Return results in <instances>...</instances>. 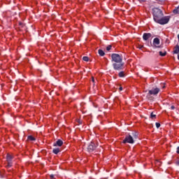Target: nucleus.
Returning <instances> with one entry per match:
<instances>
[{"mask_svg":"<svg viewBox=\"0 0 179 179\" xmlns=\"http://www.w3.org/2000/svg\"><path fill=\"white\" fill-rule=\"evenodd\" d=\"M152 15L155 22H157L161 17H163V11L159 8H152Z\"/></svg>","mask_w":179,"mask_h":179,"instance_id":"1","label":"nucleus"},{"mask_svg":"<svg viewBox=\"0 0 179 179\" xmlns=\"http://www.w3.org/2000/svg\"><path fill=\"white\" fill-rule=\"evenodd\" d=\"M112 62L120 63L122 62V57L117 53H113L111 55Z\"/></svg>","mask_w":179,"mask_h":179,"instance_id":"2","label":"nucleus"},{"mask_svg":"<svg viewBox=\"0 0 179 179\" xmlns=\"http://www.w3.org/2000/svg\"><path fill=\"white\" fill-rule=\"evenodd\" d=\"M97 146H99V144H96L94 141H91L87 148V152H89L90 153L92 152H94V150L96 149Z\"/></svg>","mask_w":179,"mask_h":179,"instance_id":"3","label":"nucleus"},{"mask_svg":"<svg viewBox=\"0 0 179 179\" xmlns=\"http://www.w3.org/2000/svg\"><path fill=\"white\" fill-rule=\"evenodd\" d=\"M113 67L115 71H122L124 69V62L113 63Z\"/></svg>","mask_w":179,"mask_h":179,"instance_id":"4","label":"nucleus"},{"mask_svg":"<svg viewBox=\"0 0 179 179\" xmlns=\"http://www.w3.org/2000/svg\"><path fill=\"white\" fill-rule=\"evenodd\" d=\"M169 22H170V17H162L159 19L156 23H158L159 24H167Z\"/></svg>","mask_w":179,"mask_h":179,"instance_id":"5","label":"nucleus"},{"mask_svg":"<svg viewBox=\"0 0 179 179\" xmlns=\"http://www.w3.org/2000/svg\"><path fill=\"white\" fill-rule=\"evenodd\" d=\"M160 92V88L157 87H152L150 90L148 91V94L150 96H157Z\"/></svg>","mask_w":179,"mask_h":179,"instance_id":"6","label":"nucleus"},{"mask_svg":"<svg viewBox=\"0 0 179 179\" xmlns=\"http://www.w3.org/2000/svg\"><path fill=\"white\" fill-rule=\"evenodd\" d=\"M135 141L134 140V137L132 136L129 135L125 137V138L123 141V143H134Z\"/></svg>","mask_w":179,"mask_h":179,"instance_id":"7","label":"nucleus"},{"mask_svg":"<svg viewBox=\"0 0 179 179\" xmlns=\"http://www.w3.org/2000/svg\"><path fill=\"white\" fill-rule=\"evenodd\" d=\"M151 37H153V34L151 33H144L143 34V40H144V41H148Z\"/></svg>","mask_w":179,"mask_h":179,"instance_id":"8","label":"nucleus"},{"mask_svg":"<svg viewBox=\"0 0 179 179\" xmlns=\"http://www.w3.org/2000/svg\"><path fill=\"white\" fill-rule=\"evenodd\" d=\"M159 44H160V39H159V38H155L152 42V45H154L155 48H160Z\"/></svg>","mask_w":179,"mask_h":179,"instance_id":"9","label":"nucleus"},{"mask_svg":"<svg viewBox=\"0 0 179 179\" xmlns=\"http://www.w3.org/2000/svg\"><path fill=\"white\" fill-rule=\"evenodd\" d=\"M64 145V141H62L61 139H59L53 144V146H62Z\"/></svg>","mask_w":179,"mask_h":179,"instance_id":"10","label":"nucleus"},{"mask_svg":"<svg viewBox=\"0 0 179 179\" xmlns=\"http://www.w3.org/2000/svg\"><path fill=\"white\" fill-rule=\"evenodd\" d=\"M179 52V45H176L174 48L173 54H178Z\"/></svg>","mask_w":179,"mask_h":179,"instance_id":"11","label":"nucleus"},{"mask_svg":"<svg viewBox=\"0 0 179 179\" xmlns=\"http://www.w3.org/2000/svg\"><path fill=\"white\" fill-rule=\"evenodd\" d=\"M119 78H125V71H120L118 73Z\"/></svg>","mask_w":179,"mask_h":179,"instance_id":"12","label":"nucleus"},{"mask_svg":"<svg viewBox=\"0 0 179 179\" xmlns=\"http://www.w3.org/2000/svg\"><path fill=\"white\" fill-rule=\"evenodd\" d=\"M98 53L101 57H104V55H106V53L101 49L98 50Z\"/></svg>","mask_w":179,"mask_h":179,"instance_id":"13","label":"nucleus"},{"mask_svg":"<svg viewBox=\"0 0 179 179\" xmlns=\"http://www.w3.org/2000/svg\"><path fill=\"white\" fill-rule=\"evenodd\" d=\"M173 13L175 15H178L179 14V6L173 10Z\"/></svg>","mask_w":179,"mask_h":179,"instance_id":"14","label":"nucleus"},{"mask_svg":"<svg viewBox=\"0 0 179 179\" xmlns=\"http://www.w3.org/2000/svg\"><path fill=\"white\" fill-rule=\"evenodd\" d=\"M59 152H60L59 148H55L52 150V152L55 155H58V153H59Z\"/></svg>","mask_w":179,"mask_h":179,"instance_id":"15","label":"nucleus"},{"mask_svg":"<svg viewBox=\"0 0 179 179\" xmlns=\"http://www.w3.org/2000/svg\"><path fill=\"white\" fill-rule=\"evenodd\" d=\"M28 141H36V138H34L33 136H29L27 138Z\"/></svg>","mask_w":179,"mask_h":179,"instance_id":"16","label":"nucleus"},{"mask_svg":"<svg viewBox=\"0 0 179 179\" xmlns=\"http://www.w3.org/2000/svg\"><path fill=\"white\" fill-rule=\"evenodd\" d=\"M6 159H7V162H12V159H13L12 155L8 154Z\"/></svg>","mask_w":179,"mask_h":179,"instance_id":"17","label":"nucleus"},{"mask_svg":"<svg viewBox=\"0 0 179 179\" xmlns=\"http://www.w3.org/2000/svg\"><path fill=\"white\" fill-rule=\"evenodd\" d=\"M159 55L161 56V57H166V55H167V52H162V51H160L159 52Z\"/></svg>","mask_w":179,"mask_h":179,"instance_id":"18","label":"nucleus"},{"mask_svg":"<svg viewBox=\"0 0 179 179\" xmlns=\"http://www.w3.org/2000/svg\"><path fill=\"white\" fill-rule=\"evenodd\" d=\"M132 135L134 139H138V134L136 132L132 133Z\"/></svg>","mask_w":179,"mask_h":179,"instance_id":"19","label":"nucleus"},{"mask_svg":"<svg viewBox=\"0 0 179 179\" xmlns=\"http://www.w3.org/2000/svg\"><path fill=\"white\" fill-rule=\"evenodd\" d=\"M83 59L84 61H85V62H89V57H87V56H84V57H83Z\"/></svg>","mask_w":179,"mask_h":179,"instance_id":"20","label":"nucleus"},{"mask_svg":"<svg viewBox=\"0 0 179 179\" xmlns=\"http://www.w3.org/2000/svg\"><path fill=\"white\" fill-rule=\"evenodd\" d=\"M111 48H113V45H108L107 47H106V50L108 51H110V50H111Z\"/></svg>","mask_w":179,"mask_h":179,"instance_id":"21","label":"nucleus"},{"mask_svg":"<svg viewBox=\"0 0 179 179\" xmlns=\"http://www.w3.org/2000/svg\"><path fill=\"white\" fill-rule=\"evenodd\" d=\"M150 117L152 118H156V115L153 114V112H152L151 114H150Z\"/></svg>","mask_w":179,"mask_h":179,"instance_id":"22","label":"nucleus"},{"mask_svg":"<svg viewBox=\"0 0 179 179\" xmlns=\"http://www.w3.org/2000/svg\"><path fill=\"white\" fill-rule=\"evenodd\" d=\"M8 165H7V166H8V167H12V162H8Z\"/></svg>","mask_w":179,"mask_h":179,"instance_id":"23","label":"nucleus"},{"mask_svg":"<svg viewBox=\"0 0 179 179\" xmlns=\"http://www.w3.org/2000/svg\"><path fill=\"white\" fill-rule=\"evenodd\" d=\"M155 125H156V127H157V129H159V127H160V123L156 122V123H155Z\"/></svg>","mask_w":179,"mask_h":179,"instance_id":"24","label":"nucleus"},{"mask_svg":"<svg viewBox=\"0 0 179 179\" xmlns=\"http://www.w3.org/2000/svg\"><path fill=\"white\" fill-rule=\"evenodd\" d=\"M50 177L51 179H55V175H54V174H51L50 176Z\"/></svg>","mask_w":179,"mask_h":179,"instance_id":"25","label":"nucleus"},{"mask_svg":"<svg viewBox=\"0 0 179 179\" xmlns=\"http://www.w3.org/2000/svg\"><path fill=\"white\" fill-rule=\"evenodd\" d=\"M171 110H176V106H171Z\"/></svg>","mask_w":179,"mask_h":179,"instance_id":"26","label":"nucleus"},{"mask_svg":"<svg viewBox=\"0 0 179 179\" xmlns=\"http://www.w3.org/2000/svg\"><path fill=\"white\" fill-rule=\"evenodd\" d=\"M176 153H178L179 155V146L177 148Z\"/></svg>","mask_w":179,"mask_h":179,"instance_id":"27","label":"nucleus"},{"mask_svg":"<svg viewBox=\"0 0 179 179\" xmlns=\"http://www.w3.org/2000/svg\"><path fill=\"white\" fill-rule=\"evenodd\" d=\"M92 82H93V83H94V77L92 78Z\"/></svg>","mask_w":179,"mask_h":179,"instance_id":"28","label":"nucleus"},{"mask_svg":"<svg viewBox=\"0 0 179 179\" xmlns=\"http://www.w3.org/2000/svg\"><path fill=\"white\" fill-rule=\"evenodd\" d=\"M176 165H177V166H179V160H178V161L176 162Z\"/></svg>","mask_w":179,"mask_h":179,"instance_id":"29","label":"nucleus"},{"mask_svg":"<svg viewBox=\"0 0 179 179\" xmlns=\"http://www.w3.org/2000/svg\"><path fill=\"white\" fill-rule=\"evenodd\" d=\"M19 24H20V26H23V23H22V22H20Z\"/></svg>","mask_w":179,"mask_h":179,"instance_id":"30","label":"nucleus"},{"mask_svg":"<svg viewBox=\"0 0 179 179\" xmlns=\"http://www.w3.org/2000/svg\"><path fill=\"white\" fill-rule=\"evenodd\" d=\"M119 89L120 91L122 90V87H120Z\"/></svg>","mask_w":179,"mask_h":179,"instance_id":"31","label":"nucleus"},{"mask_svg":"<svg viewBox=\"0 0 179 179\" xmlns=\"http://www.w3.org/2000/svg\"><path fill=\"white\" fill-rule=\"evenodd\" d=\"M178 59L179 60V54L178 55Z\"/></svg>","mask_w":179,"mask_h":179,"instance_id":"32","label":"nucleus"},{"mask_svg":"<svg viewBox=\"0 0 179 179\" xmlns=\"http://www.w3.org/2000/svg\"><path fill=\"white\" fill-rule=\"evenodd\" d=\"M140 48H143V46H141Z\"/></svg>","mask_w":179,"mask_h":179,"instance_id":"33","label":"nucleus"},{"mask_svg":"<svg viewBox=\"0 0 179 179\" xmlns=\"http://www.w3.org/2000/svg\"><path fill=\"white\" fill-rule=\"evenodd\" d=\"M156 1H160V0H156Z\"/></svg>","mask_w":179,"mask_h":179,"instance_id":"34","label":"nucleus"}]
</instances>
